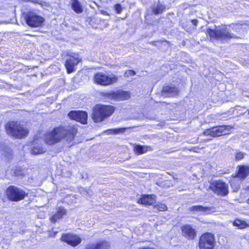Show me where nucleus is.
<instances>
[{
    "mask_svg": "<svg viewBox=\"0 0 249 249\" xmlns=\"http://www.w3.org/2000/svg\"><path fill=\"white\" fill-rule=\"evenodd\" d=\"M77 132V125L55 127L45 134V141L49 145L59 142L62 140H65L70 143L73 141Z\"/></svg>",
    "mask_w": 249,
    "mask_h": 249,
    "instance_id": "f257e3e1",
    "label": "nucleus"
},
{
    "mask_svg": "<svg viewBox=\"0 0 249 249\" xmlns=\"http://www.w3.org/2000/svg\"><path fill=\"white\" fill-rule=\"evenodd\" d=\"M206 33L211 39L221 41H226L236 37V36L230 32L226 25L215 27L214 29L209 28L207 30Z\"/></svg>",
    "mask_w": 249,
    "mask_h": 249,
    "instance_id": "f03ea898",
    "label": "nucleus"
},
{
    "mask_svg": "<svg viewBox=\"0 0 249 249\" xmlns=\"http://www.w3.org/2000/svg\"><path fill=\"white\" fill-rule=\"evenodd\" d=\"M114 107L110 105H96L93 108L92 119L95 123L101 122L114 111Z\"/></svg>",
    "mask_w": 249,
    "mask_h": 249,
    "instance_id": "7ed1b4c3",
    "label": "nucleus"
},
{
    "mask_svg": "<svg viewBox=\"0 0 249 249\" xmlns=\"http://www.w3.org/2000/svg\"><path fill=\"white\" fill-rule=\"evenodd\" d=\"M5 129L8 135L18 138H22L28 134V130L16 122L8 123Z\"/></svg>",
    "mask_w": 249,
    "mask_h": 249,
    "instance_id": "20e7f679",
    "label": "nucleus"
},
{
    "mask_svg": "<svg viewBox=\"0 0 249 249\" xmlns=\"http://www.w3.org/2000/svg\"><path fill=\"white\" fill-rule=\"evenodd\" d=\"M6 192L8 199L12 201L22 200L27 195L22 189L14 186L8 187Z\"/></svg>",
    "mask_w": 249,
    "mask_h": 249,
    "instance_id": "39448f33",
    "label": "nucleus"
},
{
    "mask_svg": "<svg viewBox=\"0 0 249 249\" xmlns=\"http://www.w3.org/2000/svg\"><path fill=\"white\" fill-rule=\"evenodd\" d=\"M94 80L96 83L103 85L108 86L117 82L118 78L115 75L106 74L102 72H98L95 74Z\"/></svg>",
    "mask_w": 249,
    "mask_h": 249,
    "instance_id": "423d86ee",
    "label": "nucleus"
},
{
    "mask_svg": "<svg viewBox=\"0 0 249 249\" xmlns=\"http://www.w3.org/2000/svg\"><path fill=\"white\" fill-rule=\"evenodd\" d=\"M232 127L230 125H221L215 126L205 130L203 134L212 137H219L230 133Z\"/></svg>",
    "mask_w": 249,
    "mask_h": 249,
    "instance_id": "0eeeda50",
    "label": "nucleus"
},
{
    "mask_svg": "<svg viewBox=\"0 0 249 249\" xmlns=\"http://www.w3.org/2000/svg\"><path fill=\"white\" fill-rule=\"evenodd\" d=\"M23 16L27 24L32 27L41 26L44 19L33 11L24 12Z\"/></svg>",
    "mask_w": 249,
    "mask_h": 249,
    "instance_id": "6e6552de",
    "label": "nucleus"
},
{
    "mask_svg": "<svg viewBox=\"0 0 249 249\" xmlns=\"http://www.w3.org/2000/svg\"><path fill=\"white\" fill-rule=\"evenodd\" d=\"M214 240V236L212 234L206 233L202 234L199 239L200 249H213Z\"/></svg>",
    "mask_w": 249,
    "mask_h": 249,
    "instance_id": "1a4fd4ad",
    "label": "nucleus"
},
{
    "mask_svg": "<svg viewBox=\"0 0 249 249\" xmlns=\"http://www.w3.org/2000/svg\"><path fill=\"white\" fill-rule=\"evenodd\" d=\"M209 189L219 195L224 196L228 194V184L220 180L212 183L209 187Z\"/></svg>",
    "mask_w": 249,
    "mask_h": 249,
    "instance_id": "9d476101",
    "label": "nucleus"
},
{
    "mask_svg": "<svg viewBox=\"0 0 249 249\" xmlns=\"http://www.w3.org/2000/svg\"><path fill=\"white\" fill-rule=\"evenodd\" d=\"M69 117L81 124H86L87 123L88 114L86 111H71L68 114Z\"/></svg>",
    "mask_w": 249,
    "mask_h": 249,
    "instance_id": "9b49d317",
    "label": "nucleus"
},
{
    "mask_svg": "<svg viewBox=\"0 0 249 249\" xmlns=\"http://www.w3.org/2000/svg\"><path fill=\"white\" fill-rule=\"evenodd\" d=\"M71 58L67 60L65 63V67L67 69V72L70 73L74 71V68L81 60L79 59L77 54L71 53L68 54Z\"/></svg>",
    "mask_w": 249,
    "mask_h": 249,
    "instance_id": "f8f14e48",
    "label": "nucleus"
},
{
    "mask_svg": "<svg viewBox=\"0 0 249 249\" xmlns=\"http://www.w3.org/2000/svg\"><path fill=\"white\" fill-rule=\"evenodd\" d=\"M61 240L73 247L78 245L81 242V239L80 237L70 233L63 235L61 237Z\"/></svg>",
    "mask_w": 249,
    "mask_h": 249,
    "instance_id": "ddd939ff",
    "label": "nucleus"
},
{
    "mask_svg": "<svg viewBox=\"0 0 249 249\" xmlns=\"http://www.w3.org/2000/svg\"><path fill=\"white\" fill-rule=\"evenodd\" d=\"M183 235L189 239H193L196 236V231L190 225H185L181 228Z\"/></svg>",
    "mask_w": 249,
    "mask_h": 249,
    "instance_id": "4468645a",
    "label": "nucleus"
},
{
    "mask_svg": "<svg viewBox=\"0 0 249 249\" xmlns=\"http://www.w3.org/2000/svg\"><path fill=\"white\" fill-rule=\"evenodd\" d=\"M190 210L192 211H196L203 212L206 214H209L211 212H213L215 211V209L213 207H203L201 205H196L192 206Z\"/></svg>",
    "mask_w": 249,
    "mask_h": 249,
    "instance_id": "2eb2a0df",
    "label": "nucleus"
},
{
    "mask_svg": "<svg viewBox=\"0 0 249 249\" xmlns=\"http://www.w3.org/2000/svg\"><path fill=\"white\" fill-rule=\"evenodd\" d=\"M162 92L165 96H174L178 94V90L175 86L168 85L163 88Z\"/></svg>",
    "mask_w": 249,
    "mask_h": 249,
    "instance_id": "dca6fc26",
    "label": "nucleus"
},
{
    "mask_svg": "<svg viewBox=\"0 0 249 249\" xmlns=\"http://www.w3.org/2000/svg\"><path fill=\"white\" fill-rule=\"evenodd\" d=\"M130 97L129 93L125 91H118L112 95V98L118 101L127 100Z\"/></svg>",
    "mask_w": 249,
    "mask_h": 249,
    "instance_id": "f3484780",
    "label": "nucleus"
},
{
    "mask_svg": "<svg viewBox=\"0 0 249 249\" xmlns=\"http://www.w3.org/2000/svg\"><path fill=\"white\" fill-rule=\"evenodd\" d=\"M138 202L144 205H152L155 202V196L144 195L142 196Z\"/></svg>",
    "mask_w": 249,
    "mask_h": 249,
    "instance_id": "a211bd4d",
    "label": "nucleus"
},
{
    "mask_svg": "<svg viewBox=\"0 0 249 249\" xmlns=\"http://www.w3.org/2000/svg\"><path fill=\"white\" fill-rule=\"evenodd\" d=\"M66 210L62 207H59L57 211L51 218V221L53 223L56 222L58 220L62 218L63 215L66 214Z\"/></svg>",
    "mask_w": 249,
    "mask_h": 249,
    "instance_id": "6ab92c4d",
    "label": "nucleus"
},
{
    "mask_svg": "<svg viewBox=\"0 0 249 249\" xmlns=\"http://www.w3.org/2000/svg\"><path fill=\"white\" fill-rule=\"evenodd\" d=\"M110 246L107 242H101L95 244L88 245L86 249H108Z\"/></svg>",
    "mask_w": 249,
    "mask_h": 249,
    "instance_id": "aec40b11",
    "label": "nucleus"
},
{
    "mask_svg": "<svg viewBox=\"0 0 249 249\" xmlns=\"http://www.w3.org/2000/svg\"><path fill=\"white\" fill-rule=\"evenodd\" d=\"M249 174V166L242 165L239 167L237 177L244 178Z\"/></svg>",
    "mask_w": 249,
    "mask_h": 249,
    "instance_id": "412c9836",
    "label": "nucleus"
},
{
    "mask_svg": "<svg viewBox=\"0 0 249 249\" xmlns=\"http://www.w3.org/2000/svg\"><path fill=\"white\" fill-rule=\"evenodd\" d=\"M71 7L73 11L77 14L83 12V8L81 3L77 0H71Z\"/></svg>",
    "mask_w": 249,
    "mask_h": 249,
    "instance_id": "4be33fe9",
    "label": "nucleus"
},
{
    "mask_svg": "<svg viewBox=\"0 0 249 249\" xmlns=\"http://www.w3.org/2000/svg\"><path fill=\"white\" fill-rule=\"evenodd\" d=\"M153 7L152 11L153 13L157 15L161 13L165 8L164 5L160 2L154 4Z\"/></svg>",
    "mask_w": 249,
    "mask_h": 249,
    "instance_id": "5701e85b",
    "label": "nucleus"
},
{
    "mask_svg": "<svg viewBox=\"0 0 249 249\" xmlns=\"http://www.w3.org/2000/svg\"><path fill=\"white\" fill-rule=\"evenodd\" d=\"M233 225L234 226L238 227L239 229H244L249 226V225L245 221L239 219H235L233 222Z\"/></svg>",
    "mask_w": 249,
    "mask_h": 249,
    "instance_id": "b1692460",
    "label": "nucleus"
},
{
    "mask_svg": "<svg viewBox=\"0 0 249 249\" xmlns=\"http://www.w3.org/2000/svg\"><path fill=\"white\" fill-rule=\"evenodd\" d=\"M135 153L138 155L143 154L148 151V147L141 145L135 146L134 148Z\"/></svg>",
    "mask_w": 249,
    "mask_h": 249,
    "instance_id": "393cba45",
    "label": "nucleus"
},
{
    "mask_svg": "<svg viewBox=\"0 0 249 249\" xmlns=\"http://www.w3.org/2000/svg\"><path fill=\"white\" fill-rule=\"evenodd\" d=\"M45 152V150L43 148L40 146L34 147L32 149V154L36 155L42 154Z\"/></svg>",
    "mask_w": 249,
    "mask_h": 249,
    "instance_id": "a878e982",
    "label": "nucleus"
},
{
    "mask_svg": "<svg viewBox=\"0 0 249 249\" xmlns=\"http://www.w3.org/2000/svg\"><path fill=\"white\" fill-rule=\"evenodd\" d=\"M124 131V129L119 128V129H109V130H107L105 132H107L108 134H109L111 133L118 134L119 133L123 132Z\"/></svg>",
    "mask_w": 249,
    "mask_h": 249,
    "instance_id": "bb28decb",
    "label": "nucleus"
},
{
    "mask_svg": "<svg viewBox=\"0 0 249 249\" xmlns=\"http://www.w3.org/2000/svg\"><path fill=\"white\" fill-rule=\"evenodd\" d=\"M155 208L160 211H164L167 209V207L164 204H159L155 205Z\"/></svg>",
    "mask_w": 249,
    "mask_h": 249,
    "instance_id": "cd10ccee",
    "label": "nucleus"
},
{
    "mask_svg": "<svg viewBox=\"0 0 249 249\" xmlns=\"http://www.w3.org/2000/svg\"><path fill=\"white\" fill-rule=\"evenodd\" d=\"M30 1L33 3H37L40 5L42 7L48 6V3L47 2L42 1L41 0H30Z\"/></svg>",
    "mask_w": 249,
    "mask_h": 249,
    "instance_id": "c85d7f7f",
    "label": "nucleus"
},
{
    "mask_svg": "<svg viewBox=\"0 0 249 249\" xmlns=\"http://www.w3.org/2000/svg\"><path fill=\"white\" fill-rule=\"evenodd\" d=\"M245 157V154L242 152H238L235 154V159L236 160H241Z\"/></svg>",
    "mask_w": 249,
    "mask_h": 249,
    "instance_id": "c756f323",
    "label": "nucleus"
},
{
    "mask_svg": "<svg viewBox=\"0 0 249 249\" xmlns=\"http://www.w3.org/2000/svg\"><path fill=\"white\" fill-rule=\"evenodd\" d=\"M164 42L167 43L168 44H169L170 42L166 40H159L157 41H153L150 42V43L154 46H158L160 44L163 43Z\"/></svg>",
    "mask_w": 249,
    "mask_h": 249,
    "instance_id": "7c9ffc66",
    "label": "nucleus"
},
{
    "mask_svg": "<svg viewBox=\"0 0 249 249\" xmlns=\"http://www.w3.org/2000/svg\"><path fill=\"white\" fill-rule=\"evenodd\" d=\"M135 72L133 70H128L124 73V76L126 77H128L130 76L135 75Z\"/></svg>",
    "mask_w": 249,
    "mask_h": 249,
    "instance_id": "2f4dec72",
    "label": "nucleus"
},
{
    "mask_svg": "<svg viewBox=\"0 0 249 249\" xmlns=\"http://www.w3.org/2000/svg\"><path fill=\"white\" fill-rule=\"evenodd\" d=\"M57 232L58 231H54L53 229L51 231H48V236L50 237H53Z\"/></svg>",
    "mask_w": 249,
    "mask_h": 249,
    "instance_id": "473e14b6",
    "label": "nucleus"
},
{
    "mask_svg": "<svg viewBox=\"0 0 249 249\" xmlns=\"http://www.w3.org/2000/svg\"><path fill=\"white\" fill-rule=\"evenodd\" d=\"M115 9L118 14H120L122 12V6L120 4H117L114 6Z\"/></svg>",
    "mask_w": 249,
    "mask_h": 249,
    "instance_id": "72a5a7b5",
    "label": "nucleus"
},
{
    "mask_svg": "<svg viewBox=\"0 0 249 249\" xmlns=\"http://www.w3.org/2000/svg\"><path fill=\"white\" fill-rule=\"evenodd\" d=\"M192 23L195 26H196L198 23V21L196 19H194L192 20Z\"/></svg>",
    "mask_w": 249,
    "mask_h": 249,
    "instance_id": "f704fd0d",
    "label": "nucleus"
},
{
    "mask_svg": "<svg viewBox=\"0 0 249 249\" xmlns=\"http://www.w3.org/2000/svg\"><path fill=\"white\" fill-rule=\"evenodd\" d=\"M101 13H102V14L105 15H108L107 12H106L105 11H102Z\"/></svg>",
    "mask_w": 249,
    "mask_h": 249,
    "instance_id": "c9c22d12",
    "label": "nucleus"
},
{
    "mask_svg": "<svg viewBox=\"0 0 249 249\" xmlns=\"http://www.w3.org/2000/svg\"><path fill=\"white\" fill-rule=\"evenodd\" d=\"M19 2H29L30 0H19Z\"/></svg>",
    "mask_w": 249,
    "mask_h": 249,
    "instance_id": "e433bc0d",
    "label": "nucleus"
},
{
    "mask_svg": "<svg viewBox=\"0 0 249 249\" xmlns=\"http://www.w3.org/2000/svg\"><path fill=\"white\" fill-rule=\"evenodd\" d=\"M248 202L249 204V199L248 200Z\"/></svg>",
    "mask_w": 249,
    "mask_h": 249,
    "instance_id": "4c0bfd02",
    "label": "nucleus"
}]
</instances>
